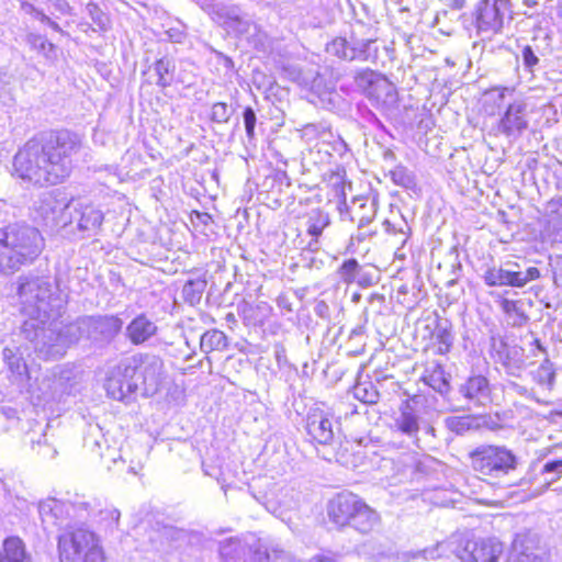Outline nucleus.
Here are the masks:
<instances>
[{"mask_svg":"<svg viewBox=\"0 0 562 562\" xmlns=\"http://www.w3.org/2000/svg\"><path fill=\"white\" fill-rule=\"evenodd\" d=\"M81 147L79 135L67 128L49 132L44 142L33 137L14 155L13 175L35 184H57L70 173L68 158Z\"/></svg>","mask_w":562,"mask_h":562,"instance_id":"nucleus-1","label":"nucleus"},{"mask_svg":"<svg viewBox=\"0 0 562 562\" xmlns=\"http://www.w3.org/2000/svg\"><path fill=\"white\" fill-rule=\"evenodd\" d=\"M164 361L158 356L137 353L121 372L112 374L105 384L108 395L116 401H125L137 392L153 394L160 384Z\"/></svg>","mask_w":562,"mask_h":562,"instance_id":"nucleus-2","label":"nucleus"},{"mask_svg":"<svg viewBox=\"0 0 562 562\" xmlns=\"http://www.w3.org/2000/svg\"><path fill=\"white\" fill-rule=\"evenodd\" d=\"M43 249L44 237L37 228L22 224L0 227V273L34 261Z\"/></svg>","mask_w":562,"mask_h":562,"instance_id":"nucleus-3","label":"nucleus"},{"mask_svg":"<svg viewBox=\"0 0 562 562\" xmlns=\"http://www.w3.org/2000/svg\"><path fill=\"white\" fill-rule=\"evenodd\" d=\"M326 515L335 528L351 527L361 535L374 532L381 524L378 512L350 491L333 495L326 504Z\"/></svg>","mask_w":562,"mask_h":562,"instance_id":"nucleus-4","label":"nucleus"},{"mask_svg":"<svg viewBox=\"0 0 562 562\" xmlns=\"http://www.w3.org/2000/svg\"><path fill=\"white\" fill-rule=\"evenodd\" d=\"M59 562H105L100 538L82 525L67 526L57 537Z\"/></svg>","mask_w":562,"mask_h":562,"instance_id":"nucleus-5","label":"nucleus"},{"mask_svg":"<svg viewBox=\"0 0 562 562\" xmlns=\"http://www.w3.org/2000/svg\"><path fill=\"white\" fill-rule=\"evenodd\" d=\"M472 470L483 479H498L516 470L517 457L505 446L481 445L469 452Z\"/></svg>","mask_w":562,"mask_h":562,"instance_id":"nucleus-6","label":"nucleus"},{"mask_svg":"<svg viewBox=\"0 0 562 562\" xmlns=\"http://www.w3.org/2000/svg\"><path fill=\"white\" fill-rule=\"evenodd\" d=\"M453 553L461 562H498L505 544L495 536L454 535Z\"/></svg>","mask_w":562,"mask_h":562,"instance_id":"nucleus-7","label":"nucleus"},{"mask_svg":"<svg viewBox=\"0 0 562 562\" xmlns=\"http://www.w3.org/2000/svg\"><path fill=\"white\" fill-rule=\"evenodd\" d=\"M355 82L361 93L375 104H384L395 94L394 85L389 78L371 68L357 71Z\"/></svg>","mask_w":562,"mask_h":562,"instance_id":"nucleus-8","label":"nucleus"},{"mask_svg":"<svg viewBox=\"0 0 562 562\" xmlns=\"http://www.w3.org/2000/svg\"><path fill=\"white\" fill-rule=\"evenodd\" d=\"M503 0H480L474 12V25L479 33L496 34L503 29Z\"/></svg>","mask_w":562,"mask_h":562,"instance_id":"nucleus-9","label":"nucleus"},{"mask_svg":"<svg viewBox=\"0 0 562 562\" xmlns=\"http://www.w3.org/2000/svg\"><path fill=\"white\" fill-rule=\"evenodd\" d=\"M331 415L319 406L312 407L306 416V432L315 445H328L334 438Z\"/></svg>","mask_w":562,"mask_h":562,"instance_id":"nucleus-10","label":"nucleus"},{"mask_svg":"<svg viewBox=\"0 0 562 562\" xmlns=\"http://www.w3.org/2000/svg\"><path fill=\"white\" fill-rule=\"evenodd\" d=\"M526 105L521 102H515L507 106L504 115L501 117L498 127L505 135H515L527 128Z\"/></svg>","mask_w":562,"mask_h":562,"instance_id":"nucleus-11","label":"nucleus"},{"mask_svg":"<svg viewBox=\"0 0 562 562\" xmlns=\"http://www.w3.org/2000/svg\"><path fill=\"white\" fill-rule=\"evenodd\" d=\"M462 395L476 405L492 403V389L488 380L483 375L470 376L461 386Z\"/></svg>","mask_w":562,"mask_h":562,"instance_id":"nucleus-12","label":"nucleus"},{"mask_svg":"<svg viewBox=\"0 0 562 562\" xmlns=\"http://www.w3.org/2000/svg\"><path fill=\"white\" fill-rule=\"evenodd\" d=\"M497 302L512 326L520 327L529 321V316L524 308V302L520 299H510L502 295L498 297Z\"/></svg>","mask_w":562,"mask_h":562,"instance_id":"nucleus-13","label":"nucleus"},{"mask_svg":"<svg viewBox=\"0 0 562 562\" xmlns=\"http://www.w3.org/2000/svg\"><path fill=\"white\" fill-rule=\"evenodd\" d=\"M156 330V326L145 314L136 316L126 327L127 337L134 345L144 344Z\"/></svg>","mask_w":562,"mask_h":562,"instance_id":"nucleus-14","label":"nucleus"},{"mask_svg":"<svg viewBox=\"0 0 562 562\" xmlns=\"http://www.w3.org/2000/svg\"><path fill=\"white\" fill-rule=\"evenodd\" d=\"M0 562H32L26 546L20 537L10 536L3 540Z\"/></svg>","mask_w":562,"mask_h":562,"instance_id":"nucleus-15","label":"nucleus"},{"mask_svg":"<svg viewBox=\"0 0 562 562\" xmlns=\"http://www.w3.org/2000/svg\"><path fill=\"white\" fill-rule=\"evenodd\" d=\"M507 88L493 87L485 90L480 100L481 111L487 116H494L503 106Z\"/></svg>","mask_w":562,"mask_h":562,"instance_id":"nucleus-16","label":"nucleus"},{"mask_svg":"<svg viewBox=\"0 0 562 562\" xmlns=\"http://www.w3.org/2000/svg\"><path fill=\"white\" fill-rule=\"evenodd\" d=\"M78 228L80 231H97L101 227L103 214L92 205H82L79 209Z\"/></svg>","mask_w":562,"mask_h":562,"instance_id":"nucleus-17","label":"nucleus"},{"mask_svg":"<svg viewBox=\"0 0 562 562\" xmlns=\"http://www.w3.org/2000/svg\"><path fill=\"white\" fill-rule=\"evenodd\" d=\"M200 346L205 353L225 350L228 346L227 336L218 329L206 330L201 336Z\"/></svg>","mask_w":562,"mask_h":562,"instance_id":"nucleus-18","label":"nucleus"},{"mask_svg":"<svg viewBox=\"0 0 562 562\" xmlns=\"http://www.w3.org/2000/svg\"><path fill=\"white\" fill-rule=\"evenodd\" d=\"M324 182L326 187L335 193V195L346 201V188L350 186L346 179V171L344 169L330 170L324 176Z\"/></svg>","mask_w":562,"mask_h":562,"instance_id":"nucleus-19","label":"nucleus"},{"mask_svg":"<svg viewBox=\"0 0 562 562\" xmlns=\"http://www.w3.org/2000/svg\"><path fill=\"white\" fill-rule=\"evenodd\" d=\"M330 224L329 216L322 209L313 210L307 217V234L317 241L325 228Z\"/></svg>","mask_w":562,"mask_h":562,"instance_id":"nucleus-20","label":"nucleus"},{"mask_svg":"<svg viewBox=\"0 0 562 562\" xmlns=\"http://www.w3.org/2000/svg\"><path fill=\"white\" fill-rule=\"evenodd\" d=\"M326 50L341 60H352L355 58V49L351 47L347 38L342 36L333 38L326 45Z\"/></svg>","mask_w":562,"mask_h":562,"instance_id":"nucleus-21","label":"nucleus"},{"mask_svg":"<svg viewBox=\"0 0 562 562\" xmlns=\"http://www.w3.org/2000/svg\"><path fill=\"white\" fill-rule=\"evenodd\" d=\"M546 226L552 232H562V199H552L548 202Z\"/></svg>","mask_w":562,"mask_h":562,"instance_id":"nucleus-22","label":"nucleus"},{"mask_svg":"<svg viewBox=\"0 0 562 562\" xmlns=\"http://www.w3.org/2000/svg\"><path fill=\"white\" fill-rule=\"evenodd\" d=\"M541 273L537 267L527 268L525 274L520 271H510L507 281V286L522 288L528 282L540 279Z\"/></svg>","mask_w":562,"mask_h":562,"instance_id":"nucleus-23","label":"nucleus"},{"mask_svg":"<svg viewBox=\"0 0 562 562\" xmlns=\"http://www.w3.org/2000/svg\"><path fill=\"white\" fill-rule=\"evenodd\" d=\"M423 380L426 384L437 391H442L448 387V380L441 364H436L432 369L427 370Z\"/></svg>","mask_w":562,"mask_h":562,"instance_id":"nucleus-24","label":"nucleus"},{"mask_svg":"<svg viewBox=\"0 0 562 562\" xmlns=\"http://www.w3.org/2000/svg\"><path fill=\"white\" fill-rule=\"evenodd\" d=\"M205 281L203 280H188L182 289L184 300L190 304L199 303L205 290Z\"/></svg>","mask_w":562,"mask_h":562,"instance_id":"nucleus-25","label":"nucleus"},{"mask_svg":"<svg viewBox=\"0 0 562 562\" xmlns=\"http://www.w3.org/2000/svg\"><path fill=\"white\" fill-rule=\"evenodd\" d=\"M154 69L157 74V85L166 88L170 86L173 72V65L169 59L160 58L154 64Z\"/></svg>","mask_w":562,"mask_h":562,"instance_id":"nucleus-26","label":"nucleus"},{"mask_svg":"<svg viewBox=\"0 0 562 562\" xmlns=\"http://www.w3.org/2000/svg\"><path fill=\"white\" fill-rule=\"evenodd\" d=\"M452 346L451 334L447 329H440L434 335L430 348L436 355H447Z\"/></svg>","mask_w":562,"mask_h":562,"instance_id":"nucleus-27","label":"nucleus"},{"mask_svg":"<svg viewBox=\"0 0 562 562\" xmlns=\"http://www.w3.org/2000/svg\"><path fill=\"white\" fill-rule=\"evenodd\" d=\"M510 271L503 268L491 267L484 272V282L487 286L507 285Z\"/></svg>","mask_w":562,"mask_h":562,"instance_id":"nucleus-28","label":"nucleus"},{"mask_svg":"<svg viewBox=\"0 0 562 562\" xmlns=\"http://www.w3.org/2000/svg\"><path fill=\"white\" fill-rule=\"evenodd\" d=\"M397 429L407 435L416 434L419 430L417 417L412 413H402V417L397 422Z\"/></svg>","mask_w":562,"mask_h":562,"instance_id":"nucleus-29","label":"nucleus"},{"mask_svg":"<svg viewBox=\"0 0 562 562\" xmlns=\"http://www.w3.org/2000/svg\"><path fill=\"white\" fill-rule=\"evenodd\" d=\"M359 207L368 209V214H361L359 211H356L352 220L357 221L359 226L370 224L375 218L376 215L375 204L373 202L362 201Z\"/></svg>","mask_w":562,"mask_h":562,"instance_id":"nucleus-30","label":"nucleus"},{"mask_svg":"<svg viewBox=\"0 0 562 562\" xmlns=\"http://www.w3.org/2000/svg\"><path fill=\"white\" fill-rule=\"evenodd\" d=\"M555 372L551 366V363L547 360L544 361L537 371L536 381L541 385H548L551 387L554 383Z\"/></svg>","mask_w":562,"mask_h":562,"instance_id":"nucleus-31","label":"nucleus"},{"mask_svg":"<svg viewBox=\"0 0 562 562\" xmlns=\"http://www.w3.org/2000/svg\"><path fill=\"white\" fill-rule=\"evenodd\" d=\"M510 562H542L541 558L538 557L531 548H524L517 551V544L514 543V553Z\"/></svg>","mask_w":562,"mask_h":562,"instance_id":"nucleus-32","label":"nucleus"},{"mask_svg":"<svg viewBox=\"0 0 562 562\" xmlns=\"http://www.w3.org/2000/svg\"><path fill=\"white\" fill-rule=\"evenodd\" d=\"M210 117L216 123H226L229 120V111L226 102H215L212 105Z\"/></svg>","mask_w":562,"mask_h":562,"instance_id":"nucleus-33","label":"nucleus"},{"mask_svg":"<svg viewBox=\"0 0 562 562\" xmlns=\"http://www.w3.org/2000/svg\"><path fill=\"white\" fill-rule=\"evenodd\" d=\"M359 265L356 259H348L342 262L339 273L342 280L347 283H352L356 278V272L358 271Z\"/></svg>","mask_w":562,"mask_h":562,"instance_id":"nucleus-34","label":"nucleus"},{"mask_svg":"<svg viewBox=\"0 0 562 562\" xmlns=\"http://www.w3.org/2000/svg\"><path fill=\"white\" fill-rule=\"evenodd\" d=\"M244 123L246 135L248 138H254L255 136V126L257 122L256 113L250 106H246L243 112Z\"/></svg>","mask_w":562,"mask_h":562,"instance_id":"nucleus-35","label":"nucleus"},{"mask_svg":"<svg viewBox=\"0 0 562 562\" xmlns=\"http://www.w3.org/2000/svg\"><path fill=\"white\" fill-rule=\"evenodd\" d=\"M541 472L553 474L551 481H559L562 477V458L546 462Z\"/></svg>","mask_w":562,"mask_h":562,"instance_id":"nucleus-36","label":"nucleus"},{"mask_svg":"<svg viewBox=\"0 0 562 562\" xmlns=\"http://www.w3.org/2000/svg\"><path fill=\"white\" fill-rule=\"evenodd\" d=\"M190 220L193 223L196 221L199 224H201L203 226H207L213 223V217L211 214H209L206 212H200L196 210H193L190 213Z\"/></svg>","mask_w":562,"mask_h":562,"instance_id":"nucleus-37","label":"nucleus"},{"mask_svg":"<svg viewBox=\"0 0 562 562\" xmlns=\"http://www.w3.org/2000/svg\"><path fill=\"white\" fill-rule=\"evenodd\" d=\"M521 55H522L525 66H527L529 68L535 67L539 61L538 57L535 55L531 46H529V45H527L522 48Z\"/></svg>","mask_w":562,"mask_h":562,"instance_id":"nucleus-38","label":"nucleus"},{"mask_svg":"<svg viewBox=\"0 0 562 562\" xmlns=\"http://www.w3.org/2000/svg\"><path fill=\"white\" fill-rule=\"evenodd\" d=\"M467 0H447V5L451 10H461L464 8Z\"/></svg>","mask_w":562,"mask_h":562,"instance_id":"nucleus-39","label":"nucleus"},{"mask_svg":"<svg viewBox=\"0 0 562 562\" xmlns=\"http://www.w3.org/2000/svg\"><path fill=\"white\" fill-rule=\"evenodd\" d=\"M41 20H42L43 22L48 23V24H49L54 30H56V31H59V30H60L57 23H55V22L50 21V19H49L48 16L44 15V14H42Z\"/></svg>","mask_w":562,"mask_h":562,"instance_id":"nucleus-40","label":"nucleus"},{"mask_svg":"<svg viewBox=\"0 0 562 562\" xmlns=\"http://www.w3.org/2000/svg\"><path fill=\"white\" fill-rule=\"evenodd\" d=\"M524 2H525L527 5H529V7H532V5H535V4L537 3V1H536V0H525Z\"/></svg>","mask_w":562,"mask_h":562,"instance_id":"nucleus-41","label":"nucleus"},{"mask_svg":"<svg viewBox=\"0 0 562 562\" xmlns=\"http://www.w3.org/2000/svg\"><path fill=\"white\" fill-rule=\"evenodd\" d=\"M45 44H47V46H48L49 50H53V49H54V45H53L52 43H44V42H43V43H42V47H44V46H45Z\"/></svg>","mask_w":562,"mask_h":562,"instance_id":"nucleus-42","label":"nucleus"},{"mask_svg":"<svg viewBox=\"0 0 562 562\" xmlns=\"http://www.w3.org/2000/svg\"><path fill=\"white\" fill-rule=\"evenodd\" d=\"M363 401H364V402H367V403H373V402H375V401H374V398H363Z\"/></svg>","mask_w":562,"mask_h":562,"instance_id":"nucleus-43","label":"nucleus"},{"mask_svg":"<svg viewBox=\"0 0 562 562\" xmlns=\"http://www.w3.org/2000/svg\"><path fill=\"white\" fill-rule=\"evenodd\" d=\"M560 276L562 278V266L560 267Z\"/></svg>","mask_w":562,"mask_h":562,"instance_id":"nucleus-44","label":"nucleus"}]
</instances>
